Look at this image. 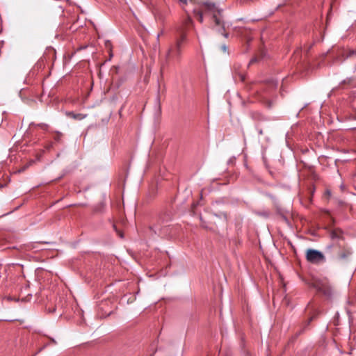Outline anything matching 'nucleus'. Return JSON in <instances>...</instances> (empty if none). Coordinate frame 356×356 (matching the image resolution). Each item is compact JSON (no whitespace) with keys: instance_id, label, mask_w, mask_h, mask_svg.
<instances>
[{"instance_id":"nucleus-9","label":"nucleus","mask_w":356,"mask_h":356,"mask_svg":"<svg viewBox=\"0 0 356 356\" xmlns=\"http://www.w3.org/2000/svg\"><path fill=\"white\" fill-rule=\"evenodd\" d=\"M186 23H192V19L190 17H188Z\"/></svg>"},{"instance_id":"nucleus-7","label":"nucleus","mask_w":356,"mask_h":356,"mask_svg":"<svg viewBox=\"0 0 356 356\" xmlns=\"http://www.w3.org/2000/svg\"><path fill=\"white\" fill-rule=\"evenodd\" d=\"M68 115L70 117H72L74 119H78V120H82L85 118V115H83V114H80V113L75 115L72 113H68Z\"/></svg>"},{"instance_id":"nucleus-5","label":"nucleus","mask_w":356,"mask_h":356,"mask_svg":"<svg viewBox=\"0 0 356 356\" xmlns=\"http://www.w3.org/2000/svg\"><path fill=\"white\" fill-rule=\"evenodd\" d=\"M318 289L327 296H330L332 293L331 288L329 286L321 284V286H318Z\"/></svg>"},{"instance_id":"nucleus-6","label":"nucleus","mask_w":356,"mask_h":356,"mask_svg":"<svg viewBox=\"0 0 356 356\" xmlns=\"http://www.w3.org/2000/svg\"><path fill=\"white\" fill-rule=\"evenodd\" d=\"M350 254V252L348 250H342L341 252H340L339 253V259H345L346 257H347L348 256H349Z\"/></svg>"},{"instance_id":"nucleus-2","label":"nucleus","mask_w":356,"mask_h":356,"mask_svg":"<svg viewBox=\"0 0 356 356\" xmlns=\"http://www.w3.org/2000/svg\"><path fill=\"white\" fill-rule=\"evenodd\" d=\"M306 258L308 261L313 264H318L325 261L324 255L319 251L309 249L307 251Z\"/></svg>"},{"instance_id":"nucleus-11","label":"nucleus","mask_w":356,"mask_h":356,"mask_svg":"<svg viewBox=\"0 0 356 356\" xmlns=\"http://www.w3.org/2000/svg\"><path fill=\"white\" fill-rule=\"evenodd\" d=\"M181 2L186 3L187 0H179Z\"/></svg>"},{"instance_id":"nucleus-4","label":"nucleus","mask_w":356,"mask_h":356,"mask_svg":"<svg viewBox=\"0 0 356 356\" xmlns=\"http://www.w3.org/2000/svg\"><path fill=\"white\" fill-rule=\"evenodd\" d=\"M203 12H210V10H205L203 6H202V3L200 5V8L199 10H194V14L195 15H197V19L198 21L200 22V23H202L203 22Z\"/></svg>"},{"instance_id":"nucleus-8","label":"nucleus","mask_w":356,"mask_h":356,"mask_svg":"<svg viewBox=\"0 0 356 356\" xmlns=\"http://www.w3.org/2000/svg\"><path fill=\"white\" fill-rule=\"evenodd\" d=\"M186 40V35H182L181 36V38L177 40V41H181V44H182V42Z\"/></svg>"},{"instance_id":"nucleus-1","label":"nucleus","mask_w":356,"mask_h":356,"mask_svg":"<svg viewBox=\"0 0 356 356\" xmlns=\"http://www.w3.org/2000/svg\"><path fill=\"white\" fill-rule=\"evenodd\" d=\"M202 6L205 10L211 11L216 25L223 27L222 22L220 17V11L216 7L215 4L210 2H204L202 3Z\"/></svg>"},{"instance_id":"nucleus-10","label":"nucleus","mask_w":356,"mask_h":356,"mask_svg":"<svg viewBox=\"0 0 356 356\" xmlns=\"http://www.w3.org/2000/svg\"><path fill=\"white\" fill-rule=\"evenodd\" d=\"M118 234L121 238H123V234L121 232H118Z\"/></svg>"},{"instance_id":"nucleus-3","label":"nucleus","mask_w":356,"mask_h":356,"mask_svg":"<svg viewBox=\"0 0 356 356\" xmlns=\"http://www.w3.org/2000/svg\"><path fill=\"white\" fill-rule=\"evenodd\" d=\"M181 55V41H177L175 46H171L169 47L166 54V59L170 60L172 58H179Z\"/></svg>"}]
</instances>
